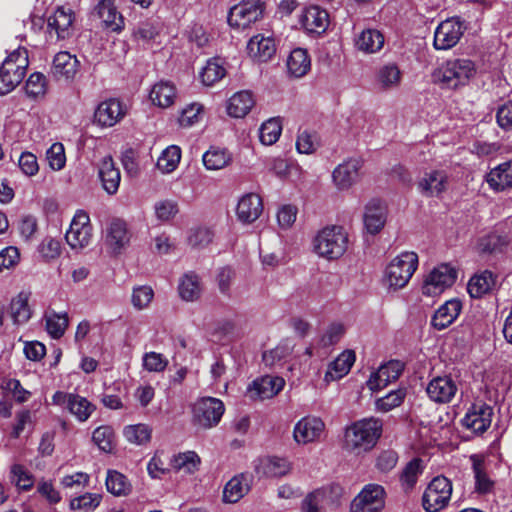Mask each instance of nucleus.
<instances>
[{
    "instance_id": "1",
    "label": "nucleus",
    "mask_w": 512,
    "mask_h": 512,
    "mask_svg": "<svg viewBox=\"0 0 512 512\" xmlns=\"http://www.w3.org/2000/svg\"><path fill=\"white\" fill-rule=\"evenodd\" d=\"M382 427V421L374 417L354 422L345 432L346 448L356 454L370 451L381 437Z\"/></svg>"
},
{
    "instance_id": "2",
    "label": "nucleus",
    "mask_w": 512,
    "mask_h": 512,
    "mask_svg": "<svg viewBox=\"0 0 512 512\" xmlns=\"http://www.w3.org/2000/svg\"><path fill=\"white\" fill-rule=\"evenodd\" d=\"M313 251L327 260L339 259L347 250L348 234L342 226L330 225L317 232L312 241Z\"/></svg>"
},
{
    "instance_id": "3",
    "label": "nucleus",
    "mask_w": 512,
    "mask_h": 512,
    "mask_svg": "<svg viewBox=\"0 0 512 512\" xmlns=\"http://www.w3.org/2000/svg\"><path fill=\"white\" fill-rule=\"evenodd\" d=\"M418 267V255L415 252H402L394 257L386 266L383 283L393 291L404 288Z\"/></svg>"
},
{
    "instance_id": "4",
    "label": "nucleus",
    "mask_w": 512,
    "mask_h": 512,
    "mask_svg": "<svg viewBox=\"0 0 512 512\" xmlns=\"http://www.w3.org/2000/svg\"><path fill=\"white\" fill-rule=\"evenodd\" d=\"M475 74L474 62L470 59L459 58L446 61L434 72L433 77L444 87L456 89L468 84Z\"/></svg>"
},
{
    "instance_id": "5",
    "label": "nucleus",
    "mask_w": 512,
    "mask_h": 512,
    "mask_svg": "<svg viewBox=\"0 0 512 512\" xmlns=\"http://www.w3.org/2000/svg\"><path fill=\"white\" fill-rule=\"evenodd\" d=\"M28 66V52L25 48L12 51L0 68V95L11 92L24 78Z\"/></svg>"
},
{
    "instance_id": "6",
    "label": "nucleus",
    "mask_w": 512,
    "mask_h": 512,
    "mask_svg": "<svg viewBox=\"0 0 512 512\" xmlns=\"http://www.w3.org/2000/svg\"><path fill=\"white\" fill-rule=\"evenodd\" d=\"M452 483L444 476H436L427 485L423 496L422 505L427 512H438L444 509L452 495Z\"/></svg>"
},
{
    "instance_id": "7",
    "label": "nucleus",
    "mask_w": 512,
    "mask_h": 512,
    "mask_svg": "<svg viewBox=\"0 0 512 512\" xmlns=\"http://www.w3.org/2000/svg\"><path fill=\"white\" fill-rule=\"evenodd\" d=\"M225 411L223 402L213 397H203L192 407L193 422L205 429L216 426Z\"/></svg>"
},
{
    "instance_id": "8",
    "label": "nucleus",
    "mask_w": 512,
    "mask_h": 512,
    "mask_svg": "<svg viewBox=\"0 0 512 512\" xmlns=\"http://www.w3.org/2000/svg\"><path fill=\"white\" fill-rule=\"evenodd\" d=\"M263 11V3L260 0L242 1L230 9L228 24L234 29H247L262 18Z\"/></svg>"
},
{
    "instance_id": "9",
    "label": "nucleus",
    "mask_w": 512,
    "mask_h": 512,
    "mask_svg": "<svg viewBox=\"0 0 512 512\" xmlns=\"http://www.w3.org/2000/svg\"><path fill=\"white\" fill-rule=\"evenodd\" d=\"M92 235V226L88 213L84 210H78L65 234L67 244L73 250H81L90 244Z\"/></svg>"
},
{
    "instance_id": "10",
    "label": "nucleus",
    "mask_w": 512,
    "mask_h": 512,
    "mask_svg": "<svg viewBox=\"0 0 512 512\" xmlns=\"http://www.w3.org/2000/svg\"><path fill=\"white\" fill-rule=\"evenodd\" d=\"M385 496L381 485L367 484L351 502L350 512H381L385 506Z\"/></svg>"
},
{
    "instance_id": "11",
    "label": "nucleus",
    "mask_w": 512,
    "mask_h": 512,
    "mask_svg": "<svg viewBox=\"0 0 512 512\" xmlns=\"http://www.w3.org/2000/svg\"><path fill=\"white\" fill-rule=\"evenodd\" d=\"M75 14L71 8L59 7L47 19L48 38L51 42L66 40L74 34Z\"/></svg>"
},
{
    "instance_id": "12",
    "label": "nucleus",
    "mask_w": 512,
    "mask_h": 512,
    "mask_svg": "<svg viewBox=\"0 0 512 512\" xmlns=\"http://www.w3.org/2000/svg\"><path fill=\"white\" fill-rule=\"evenodd\" d=\"M52 402L55 405L64 406L80 422L87 421L96 409L95 405L85 397L62 391L54 393Z\"/></svg>"
},
{
    "instance_id": "13",
    "label": "nucleus",
    "mask_w": 512,
    "mask_h": 512,
    "mask_svg": "<svg viewBox=\"0 0 512 512\" xmlns=\"http://www.w3.org/2000/svg\"><path fill=\"white\" fill-rule=\"evenodd\" d=\"M457 277L454 268L447 264L435 267L424 280L422 293L426 296L440 295L446 288L453 285Z\"/></svg>"
},
{
    "instance_id": "14",
    "label": "nucleus",
    "mask_w": 512,
    "mask_h": 512,
    "mask_svg": "<svg viewBox=\"0 0 512 512\" xmlns=\"http://www.w3.org/2000/svg\"><path fill=\"white\" fill-rule=\"evenodd\" d=\"M465 31V26L459 18L442 21L434 32L433 45L437 50H448L454 47Z\"/></svg>"
},
{
    "instance_id": "15",
    "label": "nucleus",
    "mask_w": 512,
    "mask_h": 512,
    "mask_svg": "<svg viewBox=\"0 0 512 512\" xmlns=\"http://www.w3.org/2000/svg\"><path fill=\"white\" fill-rule=\"evenodd\" d=\"M363 161L360 158H349L335 167L332 180L340 191L349 190L361 178Z\"/></svg>"
},
{
    "instance_id": "16",
    "label": "nucleus",
    "mask_w": 512,
    "mask_h": 512,
    "mask_svg": "<svg viewBox=\"0 0 512 512\" xmlns=\"http://www.w3.org/2000/svg\"><path fill=\"white\" fill-rule=\"evenodd\" d=\"M325 431L324 421L317 416H305L294 426L293 438L297 444L306 445L320 440Z\"/></svg>"
},
{
    "instance_id": "17",
    "label": "nucleus",
    "mask_w": 512,
    "mask_h": 512,
    "mask_svg": "<svg viewBox=\"0 0 512 512\" xmlns=\"http://www.w3.org/2000/svg\"><path fill=\"white\" fill-rule=\"evenodd\" d=\"M448 184V175L444 170L423 172L416 182L417 189L424 197H440Z\"/></svg>"
},
{
    "instance_id": "18",
    "label": "nucleus",
    "mask_w": 512,
    "mask_h": 512,
    "mask_svg": "<svg viewBox=\"0 0 512 512\" xmlns=\"http://www.w3.org/2000/svg\"><path fill=\"white\" fill-rule=\"evenodd\" d=\"M493 409L486 403L473 404L462 419V425L475 433L485 432L491 425Z\"/></svg>"
},
{
    "instance_id": "19",
    "label": "nucleus",
    "mask_w": 512,
    "mask_h": 512,
    "mask_svg": "<svg viewBox=\"0 0 512 512\" xmlns=\"http://www.w3.org/2000/svg\"><path fill=\"white\" fill-rule=\"evenodd\" d=\"M404 370V363L399 360H390L381 365L377 371L373 372L367 386L371 391H378L385 388L389 383L399 378Z\"/></svg>"
},
{
    "instance_id": "20",
    "label": "nucleus",
    "mask_w": 512,
    "mask_h": 512,
    "mask_svg": "<svg viewBox=\"0 0 512 512\" xmlns=\"http://www.w3.org/2000/svg\"><path fill=\"white\" fill-rule=\"evenodd\" d=\"M285 385V380L279 376L265 375L254 380L248 387L251 399H271L276 396Z\"/></svg>"
},
{
    "instance_id": "21",
    "label": "nucleus",
    "mask_w": 512,
    "mask_h": 512,
    "mask_svg": "<svg viewBox=\"0 0 512 512\" xmlns=\"http://www.w3.org/2000/svg\"><path fill=\"white\" fill-rule=\"evenodd\" d=\"M458 391L456 382L450 376H438L427 385L428 397L436 403H449Z\"/></svg>"
},
{
    "instance_id": "22",
    "label": "nucleus",
    "mask_w": 512,
    "mask_h": 512,
    "mask_svg": "<svg viewBox=\"0 0 512 512\" xmlns=\"http://www.w3.org/2000/svg\"><path fill=\"white\" fill-rule=\"evenodd\" d=\"M126 114L122 103L117 99H108L101 102L94 113L95 121L102 127H112Z\"/></svg>"
},
{
    "instance_id": "23",
    "label": "nucleus",
    "mask_w": 512,
    "mask_h": 512,
    "mask_svg": "<svg viewBox=\"0 0 512 512\" xmlns=\"http://www.w3.org/2000/svg\"><path fill=\"white\" fill-rule=\"evenodd\" d=\"M263 211L262 199L255 193L243 195L237 204L236 215L240 222L250 224L256 221Z\"/></svg>"
},
{
    "instance_id": "24",
    "label": "nucleus",
    "mask_w": 512,
    "mask_h": 512,
    "mask_svg": "<svg viewBox=\"0 0 512 512\" xmlns=\"http://www.w3.org/2000/svg\"><path fill=\"white\" fill-rule=\"evenodd\" d=\"M387 211L385 206L376 199L370 200L364 208L363 222L370 234L379 233L386 223Z\"/></svg>"
},
{
    "instance_id": "25",
    "label": "nucleus",
    "mask_w": 512,
    "mask_h": 512,
    "mask_svg": "<svg viewBox=\"0 0 512 512\" xmlns=\"http://www.w3.org/2000/svg\"><path fill=\"white\" fill-rule=\"evenodd\" d=\"M472 471L475 480V490L480 494L490 493L494 488V481L487 472V460L484 455L473 454L470 456Z\"/></svg>"
},
{
    "instance_id": "26",
    "label": "nucleus",
    "mask_w": 512,
    "mask_h": 512,
    "mask_svg": "<svg viewBox=\"0 0 512 512\" xmlns=\"http://www.w3.org/2000/svg\"><path fill=\"white\" fill-rule=\"evenodd\" d=\"M462 303L458 299H451L442 304L434 313L431 324L437 330L450 326L459 316Z\"/></svg>"
},
{
    "instance_id": "27",
    "label": "nucleus",
    "mask_w": 512,
    "mask_h": 512,
    "mask_svg": "<svg viewBox=\"0 0 512 512\" xmlns=\"http://www.w3.org/2000/svg\"><path fill=\"white\" fill-rule=\"evenodd\" d=\"M301 23L307 32L321 34L329 25V16L326 10L311 6L305 9Z\"/></svg>"
},
{
    "instance_id": "28",
    "label": "nucleus",
    "mask_w": 512,
    "mask_h": 512,
    "mask_svg": "<svg viewBox=\"0 0 512 512\" xmlns=\"http://www.w3.org/2000/svg\"><path fill=\"white\" fill-rule=\"evenodd\" d=\"M98 174L103 189L110 195L115 194L118 191L121 176L112 157L106 156L101 160Z\"/></svg>"
},
{
    "instance_id": "29",
    "label": "nucleus",
    "mask_w": 512,
    "mask_h": 512,
    "mask_svg": "<svg viewBox=\"0 0 512 512\" xmlns=\"http://www.w3.org/2000/svg\"><path fill=\"white\" fill-rule=\"evenodd\" d=\"M95 10L98 17L102 20L105 28L113 32H120L123 29V17L116 10L112 0H101Z\"/></svg>"
},
{
    "instance_id": "30",
    "label": "nucleus",
    "mask_w": 512,
    "mask_h": 512,
    "mask_svg": "<svg viewBox=\"0 0 512 512\" xmlns=\"http://www.w3.org/2000/svg\"><path fill=\"white\" fill-rule=\"evenodd\" d=\"M250 491V479L245 474L231 478L223 489V502L235 504Z\"/></svg>"
},
{
    "instance_id": "31",
    "label": "nucleus",
    "mask_w": 512,
    "mask_h": 512,
    "mask_svg": "<svg viewBox=\"0 0 512 512\" xmlns=\"http://www.w3.org/2000/svg\"><path fill=\"white\" fill-rule=\"evenodd\" d=\"M247 52L251 58L259 62H266L275 53V44L270 37L263 35L253 36L247 44Z\"/></svg>"
},
{
    "instance_id": "32",
    "label": "nucleus",
    "mask_w": 512,
    "mask_h": 512,
    "mask_svg": "<svg viewBox=\"0 0 512 512\" xmlns=\"http://www.w3.org/2000/svg\"><path fill=\"white\" fill-rule=\"evenodd\" d=\"M30 292L21 291L13 297L9 304V314L15 325H23L29 321L32 311L29 306Z\"/></svg>"
},
{
    "instance_id": "33",
    "label": "nucleus",
    "mask_w": 512,
    "mask_h": 512,
    "mask_svg": "<svg viewBox=\"0 0 512 512\" xmlns=\"http://www.w3.org/2000/svg\"><path fill=\"white\" fill-rule=\"evenodd\" d=\"M129 240L126 223L120 219L112 220L107 228L106 243L113 252H120L129 243Z\"/></svg>"
},
{
    "instance_id": "34",
    "label": "nucleus",
    "mask_w": 512,
    "mask_h": 512,
    "mask_svg": "<svg viewBox=\"0 0 512 512\" xmlns=\"http://www.w3.org/2000/svg\"><path fill=\"white\" fill-rule=\"evenodd\" d=\"M177 96L175 85L170 81L161 80L151 88L149 98L151 102L161 108L171 106Z\"/></svg>"
},
{
    "instance_id": "35",
    "label": "nucleus",
    "mask_w": 512,
    "mask_h": 512,
    "mask_svg": "<svg viewBox=\"0 0 512 512\" xmlns=\"http://www.w3.org/2000/svg\"><path fill=\"white\" fill-rule=\"evenodd\" d=\"M383 45L384 36L377 29H365L355 38V47L357 50L366 54L379 52L383 48Z\"/></svg>"
},
{
    "instance_id": "36",
    "label": "nucleus",
    "mask_w": 512,
    "mask_h": 512,
    "mask_svg": "<svg viewBox=\"0 0 512 512\" xmlns=\"http://www.w3.org/2000/svg\"><path fill=\"white\" fill-rule=\"evenodd\" d=\"M355 362V353L345 350L333 362L330 363L325 373V381H335L344 377Z\"/></svg>"
},
{
    "instance_id": "37",
    "label": "nucleus",
    "mask_w": 512,
    "mask_h": 512,
    "mask_svg": "<svg viewBox=\"0 0 512 512\" xmlns=\"http://www.w3.org/2000/svg\"><path fill=\"white\" fill-rule=\"evenodd\" d=\"M402 80V72L397 64L388 63L379 68L376 83L380 89L390 91L397 89Z\"/></svg>"
},
{
    "instance_id": "38",
    "label": "nucleus",
    "mask_w": 512,
    "mask_h": 512,
    "mask_svg": "<svg viewBox=\"0 0 512 512\" xmlns=\"http://www.w3.org/2000/svg\"><path fill=\"white\" fill-rule=\"evenodd\" d=\"M487 183L496 191L512 187V161L504 162L487 174Z\"/></svg>"
},
{
    "instance_id": "39",
    "label": "nucleus",
    "mask_w": 512,
    "mask_h": 512,
    "mask_svg": "<svg viewBox=\"0 0 512 512\" xmlns=\"http://www.w3.org/2000/svg\"><path fill=\"white\" fill-rule=\"evenodd\" d=\"M256 472L260 476L280 477L286 475L290 470L288 461L279 457H266L260 459L255 466Z\"/></svg>"
},
{
    "instance_id": "40",
    "label": "nucleus",
    "mask_w": 512,
    "mask_h": 512,
    "mask_svg": "<svg viewBox=\"0 0 512 512\" xmlns=\"http://www.w3.org/2000/svg\"><path fill=\"white\" fill-rule=\"evenodd\" d=\"M254 106V98L249 91H239L232 95L227 102V113L234 118H242Z\"/></svg>"
},
{
    "instance_id": "41",
    "label": "nucleus",
    "mask_w": 512,
    "mask_h": 512,
    "mask_svg": "<svg viewBox=\"0 0 512 512\" xmlns=\"http://www.w3.org/2000/svg\"><path fill=\"white\" fill-rule=\"evenodd\" d=\"M495 283L496 277L492 272L485 270L471 277L467 285V291L472 298H481L492 290Z\"/></svg>"
},
{
    "instance_id": "42",
    "label": "nucleus",
    "mask_w": 512,
    "mask_h": 512,
    "mask_svg": "<svg viewBox=\"0 0 512 512\" xmlns=\"http://www.w3.org/2000/svg\"><path fill=\"white\" fill-rule=\"evenodd\" d=\"M311 68V61L306 50L302 48L294 49L287 60L288 73L295 77L301 78Z\"/></svg>"
},
{
    "instance_id": "43",
    "label": "nucleus",
    "mask_w": 512,
    "mask_h": 512,
    "mask_svg": "<svg viewBox=\"0 0 512 512\" xmlns=\"http://www.w3.org/2000/svg\"><path fill=\"white\" fill-rule=\"evenodd\" d=\"M78 68V60L68 52H59L53 60V73L58 77L71 79Z\"/></svg>"
},
{
    "instance_id": "44",
    "label": "nucleus",
    "mask_w": 512,
    "mask_h": 512,
    "mask_svg": "<svg viewBox=\"0 0 512 512\" xmlns=\"http://www.w3.org/2000/svg\"><path fill=\"white\" fill-rule=\"evenodd\" d=\"M45 327L47 333L54 339L61 338L69 323V318L66 312H55L48 310L44 315Z\"/></svg>"
},
{
    "instance_id": "45",
    "label": "nucleus",
    "mask_w": 512,
    "mask_h": 512,
    "mask_svg": "<svg viewBox=\"0 0 512 512\" xmlns=\"http://www.w3.org/2000/svg\"><path fill=\"white\" fill-rule=\"evenodd\" d=\"M178 291L184 301L197 300L202 292L198 275L192 272L185 274L179 282Z\"/></svg>"
},
{
    "instance_id": "46",
    "label": "nucleus",
    "mask_w": 512,
    "mask_h": 512,
    "mask_svg": "<svg viewBox=\"0 0 512 512\" xmlns=\"http://www.w3.org/2000/svg\"><path fill=\"white\" fill-rule=\"evenodd\" d=\"M231 155L225 149L211 147L203 154L202 160L206 169L220 170L231 162Z\"/></svg>"
},
{
    "instance_id": "47",
    "label": "nucleus",
    "mask_w": 512,
    "mask_h": 512,
    "mask_svg": "<svg viewBox=\"0 0 512 512\" xmlns=\"http://www.w3.org/2000/svg\"><path fill=\"white\" fill-rule=\"evenodd\" d=\"M200 465V457L194 451L179 453L171 459L172 468L179 472L194 473Z\"/></svg>"
},
{
    "instance_id": "48",
    "label": "nucleus",
    "mask_w": 512,
    "mask_h": 512,
    "mask_svg": "<svg viewBox=\"0 0 512 512\" xmlns=\"http://www.w3.org/2000/svg\"><path fill=\"white\" fill-rule=\"evenodd\" d=\"M92 440L105 453H112L116 446L114 430L108 425L96 428L93 431Z\"/></svg>"
},
{
    "instance_id": "49",
    "label": "nucleus",
    "mask_w": 512,
    "mask_h": 512,
    "mask_svg": "<svg viewBox=\"0 0 512 512\" xmlns=\"http://www.w3.org/2000/svg\"><path fill=\"white\" fill-rule=\"evenodd\" d=\"M226 74V69L223 67L219 58H213L207 61L206 65L200 72V78L205 86H212L221 80Z\"/></svg>"
},
{
    "instance_id": "50",
    "label": "nucleus",
    "mask_w": 512,
    "mask_h": 512,
    "mask_svg": "<svg viewBox=\"0 0 512 512\" xmlns=\"http://www.w3.org/2000/svg\"><path fill=\"white\" fill-rule=\"evenodd\" d=\"M123 435L129 443L144 445L151 440L152 428L145 423L128 425L124 428Z\"/></svg>"
},
{
    "instance_id": "51",
    "label": "nucleus",
    "mask_w": 512,
    "mask_h": 512,
    "mask_svg": "<svg viewBox=\"0 0 512 512\" xmlns=\"http://www.w3.org/2000/svg\"><path fill=\"white\" fill-rule=\"evenodd\" d=\"M106 488L115 496H125L131 491V485L127 478L115 470L107 472Z\"/></svg>"
},
{
    "instance_id": "52",
    "label": "nucleus",
    "mask_w": 512,
    "mask_h": 512,
    "mask_svg": "<svg viewBox=\"0 0 512 512\" xmlns=\"http://www.w3.org/2000/svg\"><path fill=\"white\" fill-rule=\"evenodd\" d=\"M282 125L279 118H270L259 129V139L263 145L276 143L281 135Z\"/></svg>"
},
{
    "instance_id": "53",
    "label": "nucleus",
    "mask_w": 512,
    "mask_h": 512,
    "mask_svg": "<svg viewBox=\"0 0 512 512\" xmlns=\"http://www.w3.org/2000/svg\"><path fill=\"white\" fill-rule=\"evenodd\" d=\"M181 160V149L176 145L167 147L157 160V167L164 173L174 171Z\"/></svg>"
},
{
    "instance_id": "54",
    "label": "nucleus",
    "mask_w": 512,
    "mask_h": 512,
    "mask_svg": "<svg viewBox=\"0 0 512 512\" xmlns=\"http://www.w3.org/2000/svg\"><path fill=\"white\" fill-rule=\"evenodd\" d=\"M423 469L422 460L419 458H414L408 462L400 476L402 485L406 489H412L416 485L419 476L423 473Z\"/></svg>"
},
{
    "instance_id": "55",
    "label": "nucleus",
    "mask_w": 512,
    "mask_h": 512,
    "mask_svg": "<svg viewBox=\"0 0 512 512\" xmlns=\"http://www.w3.org/2000/svg\"><path fill=\"white\" fill-rule=\"evenodd\" d=\"M405 396L406 391L404 389L393 390L384 397L376 400V410L380 412H389L390 410L400 406L404 401Z\"/></svg>"
},
{
    "instance_id": "56",
    "label": "nucleus",
    "mask_w": 512,
    "mask_h": 512,
    "mask_svg": "<svg viewBox=\"0 0 512 512\" xmlns=\"http://www.w3.org/2000/svg\"><path fill=\"white\" fill-rule=\"evenodd\" d=\"M46 159L53 171L62 170L66 164L64 145L60 142L53 143L46 152Z\"/></svg>"
},
{
    "instance_id": "57",
    "label": "nucleus",
    "mask_w": 512,
    "mask_h": 512,
    "mask_svg": "<svg viewBox=\"0 0 512 512\" xmlns=\"http://www.w3.org/2000/svg\"><path fill=\"white\" fill-rule=\"evenodd\" d=\"M12 482L21 490L28 491L34 485V478L22 465L11 467Z\"/></svg>"
},
{
    "instance_id": "58",
    "label": "nucleus",
    "mask_w": 512,
    "mask_h": 512,
    "mask_svg": "<svg viewBox=\"0 0 512 512\" xmlns=\"http://www.w3.org/2000/svg\"><path fill=\"white\" fill-rule=\"evenodd\" d=\"M292 349L288 344H280L274 349L265 351L262 360L266 366L273 367L286 360L291 354Z\"/></svg>"
},
{
    "instance_id": "59",
    "label": "nucleus",
    "mask_w": 512,
    "mask_h": 512,
    "mask_svg": "<svg viewBox=\"0 0 512 512\" xmlns=\"http://www.w3.org/2000/svg\"><path fill=\"white\" fill-rule=\"evenodd\" d=\"M154 297V291L150 286L143 285L133 289L132 305L137 310L145 309L149 306Z\"/></svg>"
},
{
    "instance_id": "60",
    "label": "nucleus",
    "mask_w": 512,
    "mask_h": 512,
    "mask_svg": "<svg viewBox=\"0 0 512 512\" xmlns=\"http://www.w3.org/2000/svg\"><path fill=\"white\" fill-rule=\"evenodd\" d=\"M160 33V25L155 22L145 21L139 23L133 31V36L137 40L149 42L154 40Z\"/></svg>"
},
{
    "instance_id": "61",
    "label": "nucleus",
    "mask_w": 512,
    "mask_h": 512,
    "mask_svg": "<svg viewBox=\"0 0 512 512\" xmlns=\"http://www.w3.org/2000/svg\"><path fill=\"white\" fill-rule=\"evenodd\" d=\"M154 211L158 220L166 222L178 213V204L173 200H161L155 203Z\"/></svg>"
},
{
    "instance_id": "62",
    "label": "nucleus",
    "mask_w": 512,
    "mask_h": 512,
    "mask_svg": "<svg viewBox=\"0 0 512 512\" xmlns=\"http://www.w3.org/2000/svg\"><path fill=\"white\" fill-rule=\"evenodd\" d=\"M101 495L86 493L71 500L70 507L73 510H93L99 506Z\"/></svg>"
},
{
    "instance_id": "63",
    "label": "nucleus",
    "mask_w": 512,
    "mask_h": 512,
    "mask_svg": "<svg viewBox=\"0 0 512 512\" xmlns=\"http://www.w3.org/2000/svg\"><path fill=\"white\" fill-rule=\"evenodd\" d=\"M167 365V358L160 353L148 352L143 356V367L149 372H161Z\"/></svg>"
},
{
    "instance_id": "64",
    "label": "nucleus",
    "mask_w": 512,
    "mask_h": 512,
    "mask_svg": "<svg viewBox=\"0 0 512 512\" xmlns=\"http://www.w3.org/2000/svg\"><path fill=\"white\" fill-rule=\"evenodd\" d=\"M322 492L312 491L302 501V512H324L322 505L325 504L322 500Z\"/></svg>"
}]
</instances>
